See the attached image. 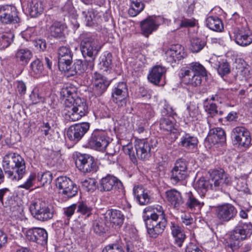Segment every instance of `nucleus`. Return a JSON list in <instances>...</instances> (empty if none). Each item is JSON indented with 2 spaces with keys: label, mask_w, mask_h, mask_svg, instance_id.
<instances>
[{
  "label": "nucleus",
  "mask_w": 252,
  "mask_h": 252,
  "mask_svg": "<svg viewBox=\"0 0 252 252\" xmlns=\"http://www.w3.org/2000/svg\"><path fill=\"white\" fill-rule=\"evenodd\" d=\"M80 49L83 56L86 59L83 62L81 60L75 61L73 66L69 65L67 70H63L68 76L82 74L87 70H92L94 61L101 48L97 35L92 32H84L80 36Z\"/></svg>",
  "instance_id": "f257e3e1"
},
{
  "label": "nucleus",
  "mask_w": 252,
  "mask_h": 252,
  "mask_svg": "<svg viewBox=\"0 0 252 252\" xmlns=\"http://www.w3.org/2000/svg\"><path fill=\"white\" fill-rule=\"evenodd\" d=\"M221 185H230V180L225 174V171L220 169L212 172L210 181L206 180L204 178H200L194 184V188L201 196H204L209 189L221 190Z\"/></svg>",
  "instance_id": "f03ea898"
},
{
  "label": "nucleus",
  "mask_w": 252,
  "mask_h": 252,
  "mask_svg": "<svg viewBox=\"0 0 252 252\" xmlns=\"http://www.w3.org/2000/svg\"><path fill=\"white\" fill-rule=\"evenodd\" d=\"M2 167L8 178L11 180H21L26 173L24 160L15 153H9L3 157Z\"/></svg>",
  "instance_id": "7ed1b4c3"
},
{
  "label": "nucleus",
  "mask_w": 252,
  "mask_h": 252,
  "mask_svg": "<svg viewBox=\"0 0 252 252\" xmlns=\"http://www.w3.org/2000/svg\"><path fill=\"white\" fill-rule=\"evenodd\" d=\"M157 213L147 214L144 219L147 232L149 236L156 238L164 231L167 224L165 214L161 206L157 209Z\"/></svg>",
  "instance_id": "20e7f679"
},
{
  "label": "nucleus",
  "mask_w": 252,
  "mask_h": 252,
  "mask_svg": "<svg viewBox=\"0 0 252 252\" xmlns=\"http://www.w3.org/2000/svg\"><path fill=\"white\" fill-rule=\"evenodd\" d=\"M65 119L70 122L80 120L88 113V106L85 99L76 97L75 99L65 105L63 111Z\"/></svg>",
  "instance_id": "39448f33"
},
{
  "label": "nucleus",
  "mask_w": 252,
  "mask_h": 252,
  "mask_svg": "<svg viewBox=\"0 0 252 252\" xmlns=\"http://www.w3.org/2000/svg\"><path fill=\"white\" fill-rule=\"evenodd\" d=\"M252 234V224L240 221L230 234V239L235 242H231L228 244L227 248L232 251L238 249L240 246V241L249 239Z\"/></svg>",
  "instance_id": "423d86ee"
},
{
  "label": "nucleus",
  "mask_w": 252,
  "mask_h": 252,
  "mask_svg": "<svg viewBox=\"0 0 252 252\" xmlns=\"http://www.w3.org/2000/svg\"><path fill=\"white\" fill-rule=\"evenodd\" d=\"M30 210L34 218L42 221L50 220L54 215L52 206L40 199L33 201L30 205Z\"/></svg>",
  "instance_id": "0eeeda50"
},
{
  "label": "nucleus",
  "mask_w": 252,
  "mask_h": 252,
  "mask_svg": "<svg viewBox=\"0 0 252 252\" xmlns=\"http://www.w3.org/2000/svg\"><path fill=\"white\" fill-rule=\"evenodd\" d=\"M231 137L234 145L238 148L246 149L251 145V133L244 126H237L234 128L232 130Z\"/></svg>",
  "instance_id": "6e6552de"
},
{
  "label": "nucleus",
  "mask_w": 252,
  "mask_h": 252,
  "mask_svg": "<svg viewBox=\"0 0 252 252\" xmlns=\"http://www.w3.org/2000/svg\"><path fill=\"white\" fill-rule=\"evenodd\" d=\"M158 145L156 139H140L135 140V149L138 158L145 160L148 159L151 156L152 149H155Z\"/></svg>",
  "instance_id": "1a4fd4ad"
},
{
  "label": "nucleus",
  "mask_w": 252,
  "mask_h": 252,
  "mask_svg": "<svg viewBox=\"0 0 252 252\" xmlns=\"http://www.w3.org/2000/svg\"><path fill=\"white\" fill-rule=\"evenodd\" d=\"M109 144V138L104 131L95 129L87 143V147L97 150H105Z\"/></svg>",
  "instance_id": "9d476101"
},
{
  "label": "nucleus",
  "mask_w": 252,
  "mask_h": 252,
  "mask_svg": "<svg viewBox=\"0 0 252 252\" xmlns=\"http://www.w3.org/2000/svg\"><path fill=\"white\" fill-rule=\"evenodd\" d=\"M75 165L78 169L84 173L95 172L98 168L94 158L87 154H77Z\"/></svg>",
  "instance_id": "9b49d317"
},
{
  "label": "nucleus",
  "mask_w": 252,
  "mask_h": 252,
  "mask_svg": "<svg viewBox=\"0 0 252 252\" xmlns=\"http://www.w3.org/2000/svg\"><path fill=\"white\" fill-rule=\"evenodd\" d=\"M56 185L60 192L68 198L75 196L78 192V187L68 177L60 176L56 180Z\"/></svg>",
  "instance_id": "f8f14e48"
},
{
  "label": "nucleus",
  "mask_w": 252,
  "mask_h": 252,
  "mask_svg": "<svg viewBox=\"0 0 252 252\" xmlns=\"http://www.w3.org/2000/svg\"><path fill=\"white\" fill-rule=\"evenodd\" d=\"M112 100L119 107H125L128 97L127 86L126 82H119L111 93Z\"/></svg>",
  "instance_id": "ddd939ff"
},
{
  "label": "nucleus",
  "mask_w": 252,
  "mask_h": 252,
  "mask_svg": "<svg viewBox=\"0 0 252 252\" xmlns=\"http://www.w3.org/2000/svg\"><path fill=\"white\" fill-rule=\"evenodd\" d=\"M213 207L215 209L216 217L221 221L228 222L232 220L237 214V209L231 204L225 203Z\"/></svg>",
  "instance_id": "4468645a"
},
{
  "label": "nucleus",
  "mask_w": 252,
  "mask_h": 252,
  "mask_svg": "<svg viewBox=\"0 0 252 252\" xmlns=\"http://www.w3.org/2000/svg\"><path fill=\"white\" fill-rule=\"evenodd\" d=\"M226 141V134L224 130L220 127L211 129L205 140V145L211 148L217 145H221Z\"/></svg>",
  "instance_id": "2eb2a0df"
},
{
  "label": "nucleus",
  "mask_w": 252,
  "mask_h": 252,
  "mask_svg": "<svg viewBox=\"0 0 252 252\" xmlns=\"http://www.w3.org/2000/svg\"><path fill=\"white\" fill-rule=\"evenodd\" d=\"M113 189H117L119 192H124L122 183L115 176L108 174L100 180L98 189L100 191H109Z\"/></svg>",
  "instance_id": "dca6fc26"
},
{
  "label": "nucleus",
  "mask_w": 252,
  "mask_h": 252,
  "mask_svg": "<svg viewBox=\"0 0 252 252\" xmlns=\"http://www.w3.org/2000/svg\"><path fill=\"white\" fill-rule=\"evenodd\" d=\"M90 126V124L87 122L72 125L67 129V136L70 140L78 142L88 132Z\"/></svg>",
  "instance_id": "f3484780"
},
{
  "label": "nucleus",
  "mask_w": 252,
  "mask_h": 252,
  "mask_svg": "<svg viewBox=\"0 0 252 252\" xmlns=\"http://www.w3.org/2000/svg\"><path fill=\"white\" fill-rule=\"evenodd\" d=\"M0 20L4 24L17 23L20 21L15 6L5 5L0 7Z\"/></svg>",
  "instance_id": "a211bd4d"
},
{
  "label": "nucleus",
  "mask_w": 252,
  "mask_h": 252,
  "mask_svg": "<svg viewBox=\"0 0 252 252\" xmlns=\"http://www.w3.org/2000/svg\"><path fill=\"white\" fill-rule=\"evenodd\" d=\"M26 238L32 242L44 246L47 243L48 233L46 230L40 227H32L27 230Z\"/></svg>",
  "instance_id": "6ab92c4d"
},
{
  "label": "nucleus",
  "mask_w": 252,
  "mask_h": 252,
  "mask_svg": "<svg viewBox=\"0 0 252 252\" xmlns=\"http://www.w3.org/2000/svg\"><path fill=\"white\" fill-rule=\"evenodd\" d=\"M58 54L59 69L62 72L67 70L69 65L72 62L73 53L70 48L67 46H62L59 48Z\"/></svg>",
  "instance_id": "aec40b11"
},
{
  "label": "nucleus",
  "mask_w": 252,
  "mask_h": 252,
  "mask_svg": "<svg viewBox=\"0 0 252 252\" xmlns=\"http://www.w3.org/2000/svg\"><path fill=\"white\" fill-rule=\"evenodd\" d=\"M160 20H161L160 17L149 16L141 21L140 25L142 34L148 37L150 34L158 29Z\"/></svg>",
  "instance_id": "412c9836"
},
{
  "label": "nucleus",
  "mask_w": 252,
  "mask_h": 252,
  "mask_svg": "<svg viewBox=\"0 0 252 252\" xmlns=\"http://www.w3.org/2000/svg\"><path fill=\"white\" fill-rule=\"evenodd\" d=\"M110 84V81L106 77L95 72L93 76V93L96 96L101 95L106 91Z\"/></svg>",
  "instance_id": "4be33fe9"
},
{
  "label": "nucleus",
  "mask_w": 252,
  "mask_h": 252,
  "mask_svg": "<svg viewBox=\"0 0 252 252\" xmlns=\"http://www.w3.org/2000/svg\"><path fill=\"white\" fill-rule=\"evenodd\" d=\"M234 34L235 42L241 46H247L252 43V31L247 27L235 30Z\"/></svg>",
  "instance_id": "5701e85b"
},
{
  "label": "nucleus",
  "mask_w": 252,
  "mask_h": 252,
  "mask_svg": "<svg viewBox=\"0 0 252 252\" xmlns=\"http://www.w3.org/2000/svg\"><path fill=\"white\" fill-rule=\"evenodd\" d=\"M166 59L170 63H175L183 59L186 54L184 48L180 45H172L165 52Z\"/></svg>",
  "instance_id": "b1692460"
},
{
  "label": "nucleus",
  "mask_w": 252,
  "mask_h": 252,
  "mask_svg": "<svg viewBox=\"0 0 252 252\" xmlns=\"http://www.w3.org/2000/svg\"><path fill=\"white\" fill-rule=\"evenodd\" d=\"M180 75L183 82L186 85L197 87L201 84L202 79L200 77L194 73H191L187 68L182 69Z\"/></svg>",
  "instance_id": "393cba45"
},
{
  "label": "nucleus",
  "mask_w": 252,
  "mask_h": 252,
  "mask_svg": "<svg viewBox=\"0 0 252 252\" xmlns=\"http://www.w3.org/2000/svg\"><path fill=\"white\" fill-rule=\"evenodd\" d=\"M170 230L174 240V243L177 246L181 247L186 238V235L183 229L174 222H171Z\"/></svg>",
  "instance_id": "a878e982"
},
{
  "label": "nucleus",
  "mask_w": 252,
  "mask_h": 252,
  "mask_svg": "<svg viewBox=\"0 0 252 252\" xmlns=\"http://www.w3.org/2000/svg\"><path fill=\"white\" fill-rule=\"evenodd\" d=\"M33 56L32 51L28 48L18 49L15 53V62L22 66L27 65Z\"/></svg>",
  "instance_id": "bb28decb"
},
{
  "label": "nucleus",
  "mask_w": 252,
  "mask_h": 252,
  "mask_svg": "<svg viewBox=\"0 0 252 252\" xmlns=\"http://www.w3.org/2000/svg\"><path fill=\"white\" fill-rule=\"evenodd\" d=\"M133 193L136 201L141 205H146L150 202V197L148 191L145 189L142 186H134L133 189Z\"/></svg>",
  "instance_id": "cd10ccee"
},
{
  "label": "nucleus",
  "mask_w": 252,
  "mask_h": 252,
  "mask_svg": "<svg viewBox=\"0 0 252 252\" xmlns=\"http://www.w3.org/2000/svg\"><path fill=\"white\" fill-rule=\"evenodd\" d=\"M166 69L161 65L154 66L148 76V80L155 85H158L165 75Z\"/></svg>",
  "instance_id": "c85d7f7f"
},
{
  "label": "nucleus",
  "mask_w": 252,
  "mask_h": 252,
  "mask_svg": "<svg viewBox=\"0 0 252 252\" xmlns=\"http://www.w3.org/2000/svg\"><path fill=\"white\" fill-rule=\"evenodd\" d=\"M77 88L70 84H66L61 90V95L65 99V105L72 102L76 98Z\"/></svg>",
  "instance_id": "c756f323"
},
{
  "label": "nucleus",
  "mask_w": 252,
  "mask_h": 252,
  "mask_svg": "<svg viewBox=\"0 0 252 252\" xmlns=\"http://www.w3.org/2000/svg\"><path fill=\"white\" fill-rule=\"evenodd\" d=\"M27 10L32 17H37L43 11L42 2L39 0H28Z\"/></svg>",
  "instance_id": "7c9ffc66"
},
{
  "label": "nucleus",
  "mask_w": 252,
  "mask_h": 252,
  "mask_svg": "<svg viewBox=\"0 0 252 252\" xmlns=\"http://www.w3.org/2000/svg\"><path fill=\"white\" fill-rule=\"evenodd\" d=\"M165 195L167 201L174 207H179L184 202L181 192L175 189L167 190Z\"/></svg>",
  "instance_id": "2f4dec72"
},
{
  "label": "nucleus",
  "mask_w": 252,
  "mask_h": 252,
  "mask_svg": "<svg viewBox=\"0 0 252 252\" xmlns=\"http://www.w3.org/2000/svg\"><path fill=\"white\" fill-rule=\"evenodd\" d=\"M203 107L208 117L213 118L217 116H222L223 114V111L218 108L216 103L210 102L209 98L204 100Z\"/></svg>",
  "instance_id": "473e14b6"
},
{
  "label": "nucleus",
  "mask_w": 252,
  "mask_h": 252,
  "mask_svg": "<svg viewBox=\"0 0 252 252\" xmlns=\"http://www.w3.org/2000/svg\"><path fill=\"white\" fill-rule=\"evenodd\" d=\"M230 180V185H221V191H225V189L226 187L233 186L237 190L241 191H245L247 189V184L245 180L243 178H238L235 177L234 179L232 178L228 174L225 172Z\"/></svg>",
  "instance_id": "72a5a7b5"
},
{
  "label": "nucleus",
  "mask_w": 252,
  "mask_h": 252,
  "mask_svg": "<svg viewBox=\"0 0 252 252\" xmlns=\"http://www.w3.org/2000/svg\"><path fill=\"white\" fill-rule=\"evenodd\" d=\"M66 28L65 24L61 22H55L49 28L50 35L56 39L63 38L64 36V31Z\"/></svg>",
  "instance_id": "f704fd0d"
},
{
  "label": "nucleus",
  "mask_w": 252,
  "mask_h": 252,
  "mask_svg": "<svg viewBox=\"0 0 252 252\" xmlns=\"http://www.w3.org/2000/svg\"><path fill=\"white\" fill-rule=\"evenodd\" d=\"M106 214L107 217H109L110 222L113 224L120 227L123 224L125 217L120 211L111 209L107 212Z\"/></svg>",
  "instance_id": "c9c22d12"
},
{
  "label": "nucleus",
  "mask_w": 252,
  "mask_h": 252,
  "mask_svg": "<svg viewBox=\"0 0 252 252\" xmlns=\"http://www.w3.org/2000/svg\"><path fill=\"white\" fill-rule=\"evenodd\" d=\"M198 142L197 137L189 134H186L181 137L179 145L188 150H192L197 148Z\"/></svg>",
  "instance_id": "e433bc0d"
},
{
  "label": "nucleus",
  "mask_w": 252,
  "mask_h": 252,
  "mask_svg": "<svg viewBox=\"0 0 252 252\" xmlns=\"http://www.w3.org/2000/svg\"><path fill=\"white\" fill-rule=\"evenodd\" d=\"M206 26L211 30L216 32H221L223 25L221 20L216 16H210L206 20Z\"/></svg>",
  "instance_id": "4c0bfd02"
},
{
  "label": "nucleus",
  "mask_w": 252,
  "mask_h": 252,
  "mask_svg": "<svg viewBox=\"0 0 252 252\" xmlns=\"http://www.w3.org/2000/svg\"><path fill=\"white\" fill-rule=\"evenodd\" d=\"M186 195L187 198L186 201V205L191 210H200L204 205V202L200 201L196 199L191 192L189 191L187 193Z\"/></svg>",
  "instance_id": "58836bf2"
},
{
  "label": "nucleus",
  "mask_w": 252,
  "mask_h": 252,
  "mask_svg": "<svg viewBox=\"0 0 252 252\" xmlns=\"http://www.w3.org/2000/svg\"><path fill=\"white\" fill-rule=\"evenodd\" d=\"M159 127L167 131L174 132L175 120L173 117L162 116L159 120Z\"/></svg>",
  "instance_id": "ea45409f"
},
{
  "label": "nucleus",
  "mask_w": 252,
  "mask_h": 252,
  "mask_svg": "<svg viewBox=\"0 0 252 252\" xmlns=\"http://www.w3.org/2000/svg\"><path fill=\"white\" fill-rule=\"evenodd\" d=\"M131 1L130 7L128 9V14L134 17L137 15L144 8V4L141 0H130Z\"/></svg>",
  "instance_id": "a19ab883"
},
{
  "label": "nucleus",
  "mask_w": 252,
  "mask_h": 252,
  "mask_svg": "<svg viewBox=\"0 0 252 252\" xmlns=\"http://www.w3.org/2000/svg\"><path fill=\"white\" fill-rule=\"evenodd\" d=\"M187 69L191 71V73H194L198 75L202 79V77L207 75V71L205 67L198 62H193L189 64L187 67Z\"/></svg>",
  "instance_id": "79ce46f5"
},
{
  "label": "nucleus",
  "mask_w": 252,
  "mask_h": 252,
  "mask_svg": "<svg viewBox=\"0 0 252 252\" xmlns=\"http://www.w3.org/2000/svg\"><path fill=\"white\" fill-rule=\"evenodd\" d=\"M188 173L173 168L171 171L170 180L172 183L176 185L186 179Z\"/></svg>",
  "instance_id": "37998d69"
},
{
  "label": "nucleus",
  "mask_w": 252,
  "mask_h": 252,
  "mask_svg": "<svg viewBox=\"0 0 252 252\" xmlns=\"http://www.w3.org/2000/svg\"><path fill=\"white\" fill-rule=\"evenodd\" d=\"M14 35L11 32L0 34V50H3L9 47L13 41Z\"/></svg>",
  "instance_id": "c03bdc74"
},
{
  "label": "nucleus",
  "mask_w": 252,
  "mask_h": 252,
  "mask_svg": "<svg viewBox=\"0 0 252 252\" xmlns=\"http://www.w3.org/2000/svg\"><path fill=\"white\" fill-rule=\"evenodd\" d=\"M206 43L199 38H193L190 41L189 49L193 53L200 52L206 45Z\"/></svg>",
  "instance_id": "a18cd8bd"
},
{
  "label": "nucleus",
  "mask_w": 252,
  "mask_h": 252,
  "mask_svg": "<svg viewBox=\"0 0 252 252\" xmlns=\"http://www.w3.org/2000/svg\"><path fill=\"white\" fill-rule=\"evenodd\" d=\"M112 55L110 53H107L101 58L100 62V69L104 72H107L112 68Z\"/></svg>",
  "instance_id": "49530a36"
},
{
  "label": "nucleus",
  "mask_w": 252,
  "mask_h": 252,
  "mask_svg": "<svg viewBox=\"0 0 252 252\" xmlns=\"http://www.w3.org/2000/svg\"><path fill=\"white\" fill-rule=\"evenodd\" d=\"M217 71L221 77H223L230 72V66L226 60L222 59L218 62Z\"/></svg>",
  "instance_id": "de8ad7c7"
},
{
  "label": "nucleus",
  "mask_w": 252,
  "mask_h": 252,
  "mask_svg": "<svg viewBox=\"0 0 252 252\" xmlns=\"http://www.w3.org/2000/svg\"><path fill=\"white\" fill-rule=\"evenodd\" d=\"M82 14L85 18L86 25L91 27L96 23V11L93 9H90L87 11H83Z\"/></svg>",
  "instance_id": "09e8293b"
},
{
  "label": "nucleus",
  "mask_w": 252,
  "mask_h": 252,
  "mask_svg": "<svg viewBox=\"0 0 252 252\" xmlns=\"http://www.w3.org/2000/svg\"><path fill=\"white\" fill-rule=\"evenodd\" d=\"M30 67L32 72L36 76H39L42 73L44 69L43 64L38 59L34 60L31 63Z\"/></svg>",
  "instance_id": "8fccbe9b"
},
{
  "label": "nucleus",
  "mask_w": 252,
  "mask_h": 252,
  "mask_svg": "<svg viewBox=\"0 0 252 252\" xmlns=\"http://www.w3.org/2000/svg\"><path fill=\"white\" fill-rule=\"evenodd\" d=\"M77 204V212L82 215L89 217L92 214V208L84 202H79Z\"/></svg>",
  "instance_id": "3c124183"
},
{
  "label": "nucleus",
  "mask_w": 252,
  "mask_h": 252,
  "mask_svg": "<svg viewBox=\"0 0 252 252\" xmlns=\"http://www.w3.org/2000/svg\"><path fill=\"white\" fill-rule=\"evenodd\" d=\"M76 208L77 204H73L68 207H65L63 209V214L65 219L64 221L65 223L67 224L69 223V220L72 215L74 214Z\"/></svg>",
  "instance_id": "603ef678"
},
{
  "label": "nucleus",
  "mask_w": 252,
  "mask_h": 252,
  "mask_svg": "<svg viewBox=\"0 0 252 252\" xmlns=\"http://www.w3.org/2000/svg\"><path fill=\"white\" fill-rule=\"evenodd\" d=\"M37 179L42 186H44L46 184H50L52 180V174L49 171L38 173Z\"/></svg>",
  "instance_id": "864d4df0"
},
{
  "label": "nucleus",
  "mask_w": 252,
  "mask_h": 252,
  "mask_svg": "<svg viewBox=\"0 0 252 252\" xmlns=\"http://www.w3.org/2000/svg\"><path fill=\"white\" fill-rule=\"evenodd\" d=\"M30 98L33 104L44 102L45 100L44 97L39 94L38 90L36 89L32 90L30 95Z\"/></svg>",
  "instance_id": "5fc2aeb1"
},
{
  "label": "nucleus",
  "mask_w": 252,
  "mask_h": 252,
  "mask_svg": "<svg viewBox=\"0 0 252 252\" xmlns=\"http://www.w3.org/2000/svg\"><path fill=\"white\" fill-rule=\"evenodd\" d=\"M101 252H124V251L120 244L114 243L106 246Z\"/></svg>",
  "instance_id": "6e6d98bb"
},
{
  "label": "nucleus",
  "mask_w": 252,
  "mask_h": 252,
  "mask_svg": "<svg viewBox=\"0 0 252 252\" xmlns=\"http://www.w3.org/2000/svg\"><path fill=\"white\" fill-rule=\"evenodd\" d=\"M179 170H181L186 173L188 172V163L186 160L183 158L177 159L175 163L174 167Z\"/></svg>",
  "instance_id": "4d7b16f0"
},
{
  "label": "nucleus",
  "mask_w": 252,
  "mask_h": 252,
  "mask_svg": "<svg viewBox=\"0 0 252 252\" xmlns=\"http://www.w3.org/2000/svg\"><path fill=\"white\" fill-rule=\"evenodd\" d=\"M36 175L34 173L31 174L27 181L23 184L19 186V188L25 189H29L33 186V182L35 181Z\"/></svg>",
  "instance_id": "13d9d810"
},
{
  "label": "nucleus",
  "mask_w": 252,
  "mask_h": 252,
  "mask_svg": "<svg viewBox=\"0 0 252 252\" xmlns=\"http://www.w3.org/2000/svg\"><path fill=\"white\" fill-rule=\"evenodd\" d=\"M32 43L36 49L39 51H44L46 49L47 43L44 39H35L32 41Z\"/></svg>",
  "instance_id": "bf43d9fd"
},
{
  "label": "nucleus",
  "mask_w": 252,
  "mask_h": 252,
  "mask_svg": "<svg viewBox=\"0 0 252 252\" xmlns=\"http://www.w3.org/2000/svg\"><path fill=\"white\" fill-rule=\"evenodd\" d=\"M124 151L126 154L129 155L133 163H135L137 162V158L133 152V149L131 146L127 145L124 148Z\"/></svg>",
  "instance_id": "052dcab7"
},
{
  "label": "nucleus",
  "mask_w": 252,
  "mask_h": 252,
  "mask_svg": "<svg viewBox=\"0 0 252 252\" xmlns=\"http://www.w3.org/2000/svg\"><path fill=\"white\" fill-rule=\"evenodd\" d=\"M93 229L94 232L98 235H101L102 233H104V228L102 225L101 223H100L97 221H95L93 224Z\"/></svg>",
  "instance_id": "680f3d73"
},
{
  "label": "nucleus",
  "mask_w": 252,
  "mask_h": 252,
  "mask_svg": "<svg viewBox=\"0 0 252 252\" xmlns=\"http://www.w3.org/2000/svg\"><path fill=\"white\" fill-rule=\"evenodd\" d=\"M195 22L192 19H184L181 21L180 27L181 28L192 27L195 26Z\"/></svg>",
  "instance_id": "e2e57ef3"
},
{
  "label": "nucleus",
  "mask_w": 252,
  "mask_h": 252,
  "mask_svg": "<svg viewBox=\"0 0 252 252\" xmlns=\"http://www.w3.org/2000/svg\"><path fill=\"white\" fill-rule=\"evenodd\" d=\"M11 192L10 190L7 188H4L0 189V202L3 204L4 198H8Z\"/></svg>",
  "instance_id": "0e129e2a"
},
{
  "label": "nucleus",
  "mask_w": 252,
  "mask_h": 252,
  "mask_svg": "<svg viewBox=\"0 0 252 252\" xmlns=\"http://www.w3.org/2000/svg\"><path fill=\"white\" fill-rule=\"evenodd\" d=\"M182 221L186 225H189L193 222V219L189 214H184L181 217Z\"/></svg>",
  "instance_id": "69168bd1"
},
{
  "label": "nucleus",
  "mask_w": 252,
  "mask_h": 252,
  "mask_svg": "<svg viewBox=\"0 0 252 252\" xmlns=\"http://www.w3.org/2000/svg\"><path fill=\"white\" fill-rule=\"evenodd\" d=\"M17 89L21 94H24L26 92V86L22 81H18L16 82Z\"/></svg>",
  "instance_id": "338daca9"
},
{
  "label": "nucleus",
  "mask_w": 252,
  "mask_h": 252,
  "mask_svg": "<svg viewBox=\"0 0 252 252\" xmlns=\"http://www.w3.org/2000/svg\"><path fill=\"white\" fill-rule=\"evenodd\" d=\"M186 252H203L202 251L195 245L189 244L186 249Z\"/></svg>",
  "instance_id": "774afa93"
}]
</instances>
